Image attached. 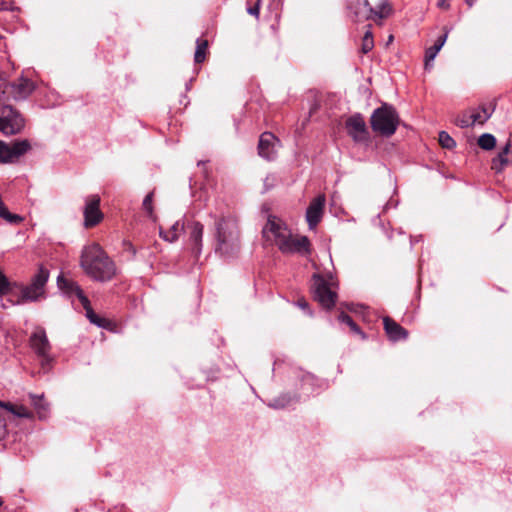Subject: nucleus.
Masks as SVG:
<instances>
[{
  "label": "nucleus",
  "mask_w": 512,
  "mask_h": 512,
  "mask_svg": "<svg viewBox=\"0 0 512 512\" xmlns=\"http://www.w3.org/2000/svg\"><path fill=\"white\" fill-rule=\"evenodd\" d=\"M100 197L99 195H89L85 198L84 226L86 228L93 227L101 222L103 213L100 210Z\"/></svg>",
  "instance_id": "nucleus-13"
},
{
  "label": "nucleus",
  "mask_w": 512,
  "mask_h": 512,
  "mask_svg": "<svg viewBox=\"0 0 512 512\" xmlns=\"http://www.w3.org/2000/svg\"><path fill=\"white\" fill-rule=\"evenodd\" d=\"M57 286L66 297L73 298L75 296L81 304H88V298L74 280L68 279L61 274L57 277Z\"/></svg>",
  "instance_id": "nucleus-17"
},
{
  "label": "nucleus",
  "mask_w": 512,
  "mask_h": 512,
  "mask_svg": "<svg viewBox=\"0 0 512 512\" xmlns=\"http://www.w3.org/2000/svg\"><path fill=\"white\" fill-rule=\"evenodd\" d=\"M437 6L443 9H447L450 6V0H438Z\"/></svg>",
  "instance_id": "nucleus-44"
},
{
  "label": "nucleus",
  "mask_w": 512,
  "mask_h": 512,
  "mask_svg": "<svg viewBox=\"0 0 512 512\" xmlns=\"http://www.w3.org/2000/svg\"><path fill=\"white\" fill-rule=\"evenodd\" d=\"M345 129L347 134L356 143H365L370 139L367 125L360 113H355L346 119Z\"/></svg>",
  "instance_id": "nucleus-11"
},
{
  "label": "nucleus",
  "mask_w": 512,
  "mask_h": 512,
  "mask_svg": "<svg viewBox=\"0 0 512 512\" xmlns=\"http://www.w3.org/2000/svg\"><path fill=\"white\" fill-rule=\"evenodd\" d=\"M348 326L350 327V329H351L353 332H355V333H357V334L361 335L362 339H365V338H366L365 333H364V332L359 328V326H358L354 321H353V324H349Z\"/></svg>",
  "instance_id": "nucleus-43"
},
{
  "label": "nucleus",
  "mask_w": 512,
  "mask_h": 512,
  "mask_svg": "<svg viewBox=\"0 0 512 512\" xmlns=\"http://www.w3.org/2000/svg\"><path fill=\"white\" fill-rule=\"evenodd\" d=\"M11 283L7 277L0 271V297L10 292Z\"/></svg>",
  "instance_id": "nucleus-34"
},
{
  "label": "nucleus",
  "mask_w": 512,
  "mask_h": 512,
  "mask_svg": "<svg viewBox=\"0 0 512 512\" xmlns=\"http://www.w3.org/2000/svg\"><path fill=\"white\" fill-rule=\"evenodd\" d=\"M31 404L35 408L38 418L45 420L49 414V404L44 399V394H29Z\"/></svg>",
  "instance_id": "nucleus-21"
},
{
  "label": "nucleus",
  "mask_w": 512,
  "mask_h": 512,
  "mask_svg": "<svg viewBox=\"0 0 512 512\" xmlns=\"http://www.w3.org/2000/svg\"><path fill=\"white\" fill-rule=\"evenodd\" d=\"M301 400V395L297 393H282L279 396L273 398L266 405L272 409L281 410L297 403Z\"/></svg>",
  "instance_id": "nucleus-20"
},
{
  "label": "nucleus",
  "mask_w": 512,
  "mask_h": 512,
  "mask_svg": "<svg viewBox=\"0 0 512 512\" xmlns=\"http://www.w3.org/2000/svg\"><path fill=\"white\" fill-rule=\"evenodd\" d=\"M188 229L189 245L191 246L194 256L198 258L201 255L203 248L204 226L200 222H192L188 224Z\"/></svg>",
  "instance_id": "nucleus-18"
},
{
  "label": "nucleus",
  "mask_w": 512,
  "mask_h": 512,
  "mask_svg": "<svg viewBox=\"0 0 512 512\" xmlns=\"http://www.w3.org/2000/svg\"><path fill=\"white\" fill-rule=\"evenodd\" d=\"M8 434L6 419L0 415V442L5 439Z\"/></svg>",
  "instance_id": "nucleus-37"
},
{
  "label": "nucleus",
  "mask_w": 512,
  "mask_h": 512,
  "mask_svg": "<svg viewBox=\"0 0 512 512\" xmlns=\"http://www.w3.org/2000/svg\"><path fill=\"white\" fill-rule=\"evenodd\" d=\"M374 11L385 13L387 17L390 13V7L387 2H383Z\"/></svg>",
  "instance_id": "nucleus-41"
},
{
  "label": "nucleus",
  "mask_w": 512,
  "mask_h": 512,
  "mask_svg": "<svg viewBox=\"0 0 512 512\" xmlns=\"http://www.w3.org/2000/svg\"><path fill=\"white\" fill-rule=\"evenodd\" d=\"M4 10H10V11H15V10H18L17 7H13L11 6L7 1L5 0H1L0 1V11H4Z\"/></svg>",
  "instance_id": "nucleus-42"
},
{
  "label": "nucleus",
  "mask_w": 512,
  "mask_h": 512,
  "mask_svg": "<svg viewBox=\"0 0 512 512\" xmlns=\"http://www.w3.org/2000/svg\"><path fill=\"white\" fill-rule=\"evenodd\" d=\"M349 17L355 22H362L371 18H386V14L374 11L369 5L368 0H349L348 2Z\"/></svg>",
  "instance_id": "nucleus-10"
},
{
  "label": "nucleus",
  "mask_w": 512,
  "mask_h": 512,
  "mask_svg": "<svg viewBox=\"0 0 512 512\" xmlns=\"http://www.w3.org/2000/svg\"><path fill=\"white\" fill-rule=\"evenodd\" d=\"M10 404H11L10 402H4V401H1V400H0V407H2V408H4V409H6L7 411H8V409H9V405H10Z\"/></svg>",
  "instance_id": "nucleus-45"
},
{
  "label": "nucleus",
  "mask_w": 512,
  "mask_h": 512,
  "mask_svg": "<svg viewBox=\"0 0 512 512\" xmlns=\"http://www.w3.org/2000/svg\"><path fill=\"white\" fill-rule=\"evenodd\" d=\"M208 48V41L197 39L196 41V50L194 54V61L195 63H202L205 61L206 58V50Z\"/></svg>",
  "instance_id": "nucleus-26"
},
{
  "label": "nucleus",
  "mask_w": 512,
  "mask_h": 512,
  "mask_svg": "<svg viewBox=\"0 0 512 512\" xmlns=\"http://www.w3.org/2000/svg\"><path fill=\"white\" fill-rule=\"evenodd\" d=\"M494 111V107H487L485 105H482L479 107V109L475 112H473L471 115H477L479 116V119L476 120V124H484L492 115Z\"/></svg>",
  "instance_id": "nucleus-29"
},
{
  "label": "nucleus",
  "mask_w": 512,
  "mask_h": 512,
  "mask_svg": "<svg viewBox=\"0 0 512 512\" xmlns=\"http://www.w3.org/2000/svg\"><path fill=\"white\" fill-rule=\"evenodd\" d=\"M374 47V41L372 32L370 30L366 31L362 39V47L361 50L364 54L370 52Z\"/></svg>",
  "instance_id": "nucleus-32"
},
{
  "label": "nucleus",
  "mask_w": 512,
  "mask_h": 512,
  "mask_svg": "<svg viewBox=\"0 0 512 512\" xmlns=\"http://www.w3.org/2000/svg\"><path fill=\"white\" fill-rule=\"evenodd\" d=\"M247 13L258 18L260 13L259 1H257L254 6L247 7Z\"/></svg>",
  "instance_id": "nucleus-39"
},
{
  "label": "nucleus",
  "mask_w": 512,
  "mask_h": 512,
  "mask_svg": "<svg viewBox=\"0 0 512 512\" xmlns=\"http://www.w3.org/2000/svg\"><path fill=\"white\" fill-rule=\"evenodd\" d=\"M439 143L445 149H452L456 146V142L446 131L439 133Z\"/></svg>",
  "instance_id": "nucleus-31"
},
{
  "label": "nucleus",
  "mask_w": 512,
  "mask_h": 512,
  "mask_svg": "<svg viewBox=\"0 0 512 512\" xmlns=\"http://www.w3.org/2000/svg\"><path fill=\"white\" fill-rule=\"evenodd\" d=\"M5 221H7L10 224H19L23 221V218L18 214H13L11 212H7L5 217H3Z\"/></svg>",
  "instance_id": "nucleus-36"
},
{
  "label": "nucleus",
  "mask_w": 512,
  "mask_h": 512,
  "mask_svg": "<svg viewBox=\"0 0 512 512\" xmlns=\"http://www.w3.org/2000/svg\"><path fill=\"white\" fill-rule=\"evenodd\" d=\"M338 320H339L340 322H342V323L347 324V325H349V324H353V321H354V320H353V319H352L348 314H346V313H344V312H341V313L339 314V316H338Z\"/></svg>",
  "instance_id": "nucleus-40"
},
{
  "label": "nucleus",
  "mask_w": 512,
  "mask_h": 512,
  "mask_svg": "<svg viewBox=\"0 0 512 512\" xmlns=\"http://www.w3.org/2000/svg\"><path fill=\"white\" fill-rule=\"evenodd\" d=\"M31 149L28 139L14 140L6 143L0 140V164L13 163Z\"/></svg>",
  "instance_id": "nucleus-9"
},
{
  "label": "nucleus",
  "mask_w": 512,
  "mask_h": 512,
  "mask_svg": "<svg viewBox=\"0 0 512 512\" xmlns=\"http://www.w3.org/2000/svg\"><path fill=\"white\" fill-rule=\"evenodd\" d=\"M2 504H3V501H2V499L0 498V507L2 506Z\"/></svg>",
  "instance_id": "nucleus-50"
},
{
  "label": "nucleus",
  "mask_w": 512,
  "mask_h": 512,
  "mask_svg": "<svg viewBox=\"0 0 512 512\" xmlns=\"http://www.w3.org/2000/svg\"><path fill=\"white\" fill-rule=\"evenodd\" d=\"M370 123L374 132L390 137L397 130L399 117L393 106L384 103L373 111Z\"/></svg>",
  "instance_id": "nucleus-5"
},
{
  "label": "nucleus",
  "mask_w": 512,
  "mask_h": 512,
  "mask_svg": "<svg viewBox=\"0 0 512 512\" xmlns=\"http://www.w3.org/2000/svg\"><path fill=\"white\" fill-rule=\"evenodd\" d=\"M280 141L270 132H264L259 139L258 154L260 157L272 161L276 158L277 147Z\"/></svg>",
  "instance_id": "nucleus-15"
},
{
  "label": "nucleus",
  "mask_w": 512,
  "mask_h": 512,
  "mask_svg": "<svg viewBox=\"0 0 512 512\" xmlns=\"http://www.w3.org/2000/svg\"><path fill=\"white\" fill-rule=\"evenodd\" d=\"M475 1H476V0H465L466 4H467L469 7H472Z\"/></svg>",
  "instance_id": "nucleus-46"
},
{
  "label": "nucleus",
  "mask_w": 512,
  "mask_h": 512,
  "mask_svg": "<svg viewBox=\"0 0 512 512\" xmlns=\"http://www.w3.org/2000/svg\"><path fill=\"white\" fill-rule=\"evenodd\" d=\"M448 37V31H446L443 35L439 36L434 45L427 48L425 51V69H429L430 62H432L441 48L444 46Z\"/></svg>",
  "instance_id": "nucleus-22"
},
{
  "label": "nucleus",
  "mask_w": 512,
  "mask_h": 512,
  "mask_svg": "<svg viewBox=\"0 0 512 512\" xmlns=\"http://www.w3.org/2000/svg\"><path fill=\"white\" fill-rule=\"evenodd\" d=\"M30 346L39 358L41 369L48 372L52 367L54 358L50 354L51 344L44 328L37 327L31 334Z\"/></svg>",
  "instance_id": "nucleus-6"
},
{
  "label": "nucleus",
  "mask_w": 512,
  "mask_h": 512,
  "mask_svg": "<svg viewBox=\"0 0 512 512\" xmlns=\"http://www.w3.org/2000/svg\"><path fill=\"white\" fill-rule=\"evenodd\" d=\"M6 89L15 101H23L35 90V84L30 79L21 77L18 82L8 83Z\"/></svg>",
  "instance_id": "nucleus-14"
},
{
  "label": "nucleus",
  "mask_w": 512,
  "mask_h": 512,
  "mask_svg": "<svg viewBox=\"0 0 512 512\" xmlns=\"http://www.w3.org/2000/svg\"><path fill=\"white\" fill-rule=\"evenodd\" d=\"M478 145L483 149V150H491L495 147L496 145V138L490 134V133H484L482 134L479 139H478Z\"/></svg>",
  "instance_id": "nucleus-28"
},
{
  "label": "nucleus",
  "mask_w": 512,
  "mask_h": 512,
  "mask_svg": "<svg viewBox=\"0 0 512 512\" xmlns=\"http://www.w3.org/2000/svg\"><path fill=\"white\" fill-rule=\"evenodd\" d=\"M25 125L22 115L11 105L0 107V132L4 135L20 133Z\"/></svg>",
  "instance_id": "nucleus-7"
},
{
  "label": "nucleus",
  "mask_w": 512,
  "mask_h": 512,
  "mask_svg": "<svg viewBox=\"0 0 512 512\" xmlns=\"http://www.w3.org/2000/svg\"><path fill=\"white\" fill-rule=\"evenodd\" d=\"M7 306H8V303H2L3 308H7Z\"/></svg>",
  "instance_id": "nucleus-48"
},
{
  "label": "nucleus",
  "mask_w": 512,
  "mask_h": 512,
  "mask_svg": "<svg viewBox=\"0 0 512 512\" xmlns=\"http://www.w3.org/2000/svg\"><path fill=\"white\" fill-rule=\"evenodd\" d=\"M326 203V197L324 194H320L315 197L309 204L306 210V221L309 228L312 230L316 228L322 219L324 207Z\"/></svg>",
  "instance_id": "nucleus-16"
},
{
  "label": "nucleus",
  "mask_w": 512,
  "mask_h": 512,
  "mask_svg": "<svg viewBox=\"0 0 512 512\" xmlns=\"http://www.w3.org/2000/svg\"><path fill=\"white\" fill-rule=\"evenodd\" d=\"M479 119L477 115H466L464 114L461 117H458L456 120V124L461 128H468L476 124V120Z\"/></svg>",
  "instance_id": "nucleus-30"
},
{
  "label": "nucleus",
  "mask_w": 512,
  "mask_h": 512,
  "mask_svg": "<svg viewBox=\"0 0 512 512\" xmlns=\"http://www.w3.org/2000/svg\"><path fill=\"white\" fill-rule=\"evenodd\" d=\"M153 192L148 193L142 203L143 209L147 212L149 217H153Z\"/></svg>",
  "instance_id": "nucleus-33"
},
{
  "label": "nucleus",
  "mask_w": 512,
  "mask_h": 512,
  "mask_svg": "<svg viewBox=\"0 0 512 512\" xmlns=\"http://www.w3.org/2000/svg\"><path fill=\"white\" fill-rule=\"evenodd\" d=\"M82 306L85 310V315H86L87 319L90 321V323L94 324L95 326H97L99 328H104V329L110 328V326H111L110 320L97 315L94 312V310L92 309L89 300H88V304H82Z\"/></svg>",
  "instance_id": "nucleus-24"
},
{
  "label": "nucleus",
  "mask_w": 512,
  "mask_h": 512,
  "mask_svg": "<svg viewBox=\"0 0 512 512\" xmlns=\"http://www.w3.org/2000/svg\"><path fill=\"white\" fill-rule=\"evenodd\" d=\"M296 378L299 381V390L301 391V398H309L311 395L318 393L325 387V383L316 378L309 372L299 370L296 372Z\"/></svg>",
  "instance_id": "nucleus-12"
},
{
  "label": "nucleus",
  "mask_w": 512,
  "mask_h": 512,
  "mask_svg": "<svg viewBox=\"0 0 512 512\" xmlns=\"http://www.w3.org/2000/svg\"><path fill=\"white\" fill-rule=\"evenodd\" d=\"M49 270L40 265L37 272L32 276L30 283L21 285V294L16 301L7 300L11 305H19L25 302H38L46 299V284L49 280Z\"/></svg>",
  "instance_id": "nucleus-4"
},
{
  "label": "nucleus",
  "mask_w": 512,
  "mask_h": 512,
  "mask_svg": "<svg viewBox=\"0 0 512 512\" xmlns=\"http://www.w3.org/2000/svg\"><path fill=\"white\" fill-rule=\"evenodd\" d=\"M312 290L314 299L326 310L335 306L337 293L331 288V283L318 274L313 275Z\"/></svg>",
  "instance_id": "nucleus-8"
},
{
  "label": "nucleus",
  "mask_w": 512,
  "mask_h": 512,
  "mask_svg": "<svg viewBox=\"0 0 512 512\" xmlns=\"http://www.w3.org/2000/svg\"><path fill=\"white\" fill-rule=\"evenodd\" d=\"M263 234L267 239L273 240L283 253L307 254L309 252V240L306 236L293 237L287 227L275 219H268L263 228Z\"/></svg>",
  "instance_id": "nucleus-3"
},
{
  "label": "nucleus",
  "mask_w": 512,
  "mask_h": 512,
  "mask_svg": "<svg viewBox=\"0 0 512 512\" xmlns=\"http://www.w3.org/2000/svg\"><path fill=\"white\" fill-rule=\"evenodd\" d=\"M277 181H278V179L275 174L267 175L263 181V185H264L263 192H267L270 189H272L276 185Z\"/></svg>",
  "instance_id": "nucleus-35"
},
{
  "label": "nucleus",
  "mask_w": 512,
  "mask_h": 512,
  "mask_svg": "<svg viewBox=\"0 0 512 512\" xmlns=\"http://www.w3.org/2000/svg\"><path fill=\"white\" fill-rule=\"evenodd\" d=\"M8 412L13 414L14 416L18 418H24V419H31L33 418V413L29 411L25 406L23 405H14L10 404Z\"/></svg>",
  "instance_id": "nucleus-27"
},
{
  "label": "nucleus",
  "mask_w": 512,
  "mask_h": 512,
  "mask_svg": "<svg viewBox=\"0 0 512 512\" xmlns=\"http://www.w3.org/2000/svg\"><path fill=\"white\" fill-rule=\"evenodd\" d=\"M7 306H8V303H2L3 308H7Z\"/></svg>",
  "instance_id": "nucleus-47"
},
{
  "label": "nucleus",
  "mask_w": 512,
  "mask_h": 512,
  "mask_svg": "<svg viewBox=\"0 0 512 512\" xmlns=\"http://www.w3.org/2000/svg\"><path fill=\"white\" fill-rule=\"evenodd\" d=\"M184 230V224L180 221L173 223L168 230H164L162 227L159 228L160 237L167 242H175L180 233Z\"/></svg>",
  "instance_id": "nucleus-23"
},
{
  "label": "nucleus",
  "mask_w": 512,
  "mask_h": 512,
  "mask_svg": "<svg viewBox=\"0 0 512 512\" xmlns=\"http://www.w3.org/2000/svg\"><path fill=\"white\" fill-rule=\"evenodd\" d=\"M297 306L302 309L306 314H308L309 316H312V311L310 310L309 308V304L308 302L305 300V299H299L297 301Z\"/></svg>",
  "instance_id": "nucleus-38"
},
{
  "label": "nucleus",
  "mask_w": 512,
  "mask_h": 512,
  "mask_svg": "<svg viewBox=\"0 0 512 512\" xmlns=\"http://www.w3.org/2000/svg\"><path fill=\"white\" fill-rule=\"evenodd\" d=\"M510 143H506V145L501 149V151L497 154L495 158L492 160V169L496 172H501L504 166L508 163L507 155L510 152Z\"/></svg>",
  "instance_id": "nucleus-25"
},
{
  "label": "nucleus",
  "mask_w": 512,
  "mask_h": 512,
  "mask_svg": "<svg viewBox=\"0 0 512 512\" xmlns=\"http://www.w3.org/2000/svg\"><path fill=\"white\" fill-rule=\"evenodd\" d=\"M383 325L384 330L391 341L397 342L407 339L408 331L400 326L397 322L392 320L390 317H384Z\"/></svg>",
  "instance_id": "nucleus-19"
},
{
  "label": "nucleus",
  "mask_w": 512,
  "mask_h": 512,
  "mask_svg": "<svg viewBox=\"0 0 512 512\" xmlns=\"http://www.w3.org/2000/svg\"><path fill=\"white\" fill-rule=\"evenodd\" d=\"M214 252L222 259L234 258L240 251V230L232 215L221 216L214 222Z\"/></svg>",
  "instance_id": "nucleus-1"
},
{
  "label": "nucleus",
  "mask_w": 512,
  "mask_h": 512,
  "mask_svg": "<svg viewBox=\"0 0 512 512\" xmlns=\"http://www.w3.org/2000/svg\"><path fill=\"white\" fill-rule=\"evenodd\" d=\"M80 265L84 272L96 281H109L116 274L114 262L98 244H92L83 249Z\"/></svg>",
  "instance_id": "nucleus-2"
},
{
  "label": "nucleus",
  "mask_w": 512,
  "mask_h": 512,
  "mask_svg": "<svg viewBox=\"0 0 512 512\" xmlns=\"http://www.w3.org/2000/svg\"><path fill=\"white\" fill-rule=\"evenodd\" d=\"M390 206V202L386 203L385 208L387 209Z\"/></svg>",
  "instance_id": "nucleus-49"
}]
</instances>
